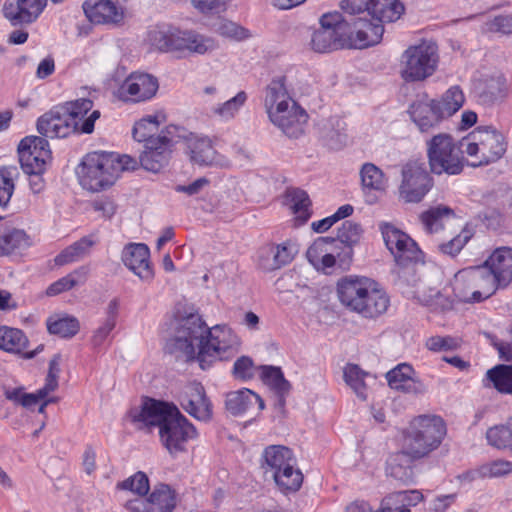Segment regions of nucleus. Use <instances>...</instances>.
<instances>
[{
	"instance_id": "f257e3e1",
	"label": "nucleus",
	"mask_w": 512,
	"mask_h": 512,
	"mask_svg": "<svg viewBox=\"0 0 512 512\" xmlns=\"http://www.w3.org/2000/svg\"><path fill=\"white\" fill-rule=\"evenodd\" d=\"M173 345L188 360H196L200 368L206 370L218 361L236 356L241 340L226 324L208 328L199 317L190 316L178 323Z\"/></svg>"
},
{
	"instance_id": "f03ea898",
	"label": "nucleus",
	"mask_w": 512,
	"mask_h": 512,
	"mask_svg": "<svg viewBox=\"0 0 512 512\" xmlns=\"http://www.w3.org/2000/svg\"><path fill=\"white\" fill-rule=\"evenodd\" d=\"M130 416L133 422L158 427L160 442L173 457L185 452L188 442L198 435L179 409L168 402L148 399L140 410L131 411Z\"/></svg>"
},
{
	"instance_id": "7ed1b4c3",
	"label": "nucleus",
	"mask_w": 512,
	"mask_h": 512,
	"mask_svg": "<svg viewBox=\"0 0 512 512\" xmlns=\"http://www.w3.org/2000/svg\"><path fill=\"white\" fill-rule=\"evenodd\" d=\"M263 106L269 121L289 138L304 134L309 115L293 98L285 77H276L264 90Z\"/></svg>"
},
{
	"instance_id": "20e7f679",
	"label": "nucleus",
	"mask_w": 512,
	"mask_h": 512,
	"mask_svg": "<svg viewBox=\"0 0 512 512\" xmlns=\"http://www.w3.org/2000/svg\"><path fill=\"white\" fill-rule=\"evenodd\" d=\"M135 166L136 161L128 155L92 152L83 158L78 176L83 188L98 192L112 186L123 171Z\"/></svg>"
},
{
	"instance_id": "39448f33",
	"label": "nucleus",
	"mask_w": 512,
	"mask_h": 512,
	"mask_svg": "<svg viewBox=\"0 0 512 512\" xmlns=\"http://www.w3.org/2000/svg\"><path fill=\"white\" fill-rule=\"evenodd\" d=\"M485 268L469 267L458 271L452 282L451 289L454 299L451 300L438 291L431 290L429 298L425 299V305L434 310H447L453 307L454 301L475 303L490 297L493 292L484 286Z\"/></svg>"
},
{
	"instance_id": "423d86ee",
	"label": "nucleus",
	"mask_w": 512,
	"mask_h": 512,
	"mask_svg": "<svg viewBox=\"0 0 512 512\" xmlns=\"http://www.w3.org/2000/svg\"><path fill=\"white\" fill-rule=\"evenodd\" d=\"M148 41L159 51L173 53L179 58L191 54L203 55L215 48L212 38L192 30L161 26L148 32Z\"/></svg>"
},
{
	"instance_id": "0eeeda50",
	"label": "nucleus",
	"mask_w": 512,
	"mask_h": 512,
	"mask_svg": "<svg viewBox=\"0 0 512 512\" xmlns=\"http://www.w3.org/2000/svg\"><path fill=\"white\" fill-rule=\"evenodd\" d=\"M445 435L446 425L440 416L420 415L410 422L401 444L411 458H422L437 449Z\"/></svg>"
},
{
	"instance_id": "6e6552de",
	"label": "nucleus",
	"mask_w": 512,
	"mask_h": 512,
	"mask_svg": "<svg viewBox=\"0 0 512 512\" xmlns=\"http://www.w3.org/2000/svg\"><path fill=\"white\" fill-rule=\"evenodd\" d=\"M438 45L431 39H422L409 45L401 54L399 75L405 83H421L438 70Z\"/></svg>"
},
{
	"instance_id": "1a4fd4ad",
	"label": "nucleus",
	"mask_w": 512,
	"mask_h": 512,
	"mask_svg": "<svg viewBox=\"0 0 512 512\" xmlns=\"http://www.w3.org/2000/svg\"><path fill=\"white\" fill-rule=\"evenodd\" d=\"M462 147L472 167H483L503 158L508 141L497 128L479 126L462 139Z\"/></svg>"
},
{
	"instance_id": "9d476101",
	"label": "nucleus",
	"mask_w": 512,
	"mask_h": 512,
	"mask_svg": "<svg viewBox=\"0 0 512 512\" xmlns=\"http://www.w3.org/2000/svg\"><path fill=\"white\" fill-rule=\"evenodd\" d=\"M426 152L431 171L436 175H459L468 163L462 147L449 133H438L426 141Z\"/></svg>"
},
{
	"instance_id": "9b49d317",
	"label": "nucleus",
	"mask_w": 512,
	"mask_h": 512,
	"mask_svg": "<svg viewBox=\"0 0 512 512\" xmlns=\"http://www.w3.org/2000/svg\"><path fill=\"white\" fill-rule=\"evenodd\" d=\"M167 131L170 134L177 133L178 142L181 140L185 142L190 160L194 164L221 168L230 165L229 160L214 149L209 137L187 132L177 126H172Z\"/></svg>"
},
{
	"instance_id": "f8f14e48",
	"label": "nucleus",
	"mask_w": 512,
	"mask_h": 512,
	"mask_svg": "<svg viewBox=\"0 0 512 512\" xmlns=\"http://www.w3.org/2000/svg\"><path fill=\"white\" fill-rule=\"evenodd\" d=\"M349 23L338 12L323 14L320 18V28L312 34L311 47L319 53L347 48L345 33Z\"/></svg>"
},
{
	"instance_id": "ddd939ff",
	"label": "nucleus",
	"mask_w": 512,
	"mask_h": 512,
	"mask_svg": "<svg viewBox=\"0 0 512 512\" xmlns=\"http://www.w3.org/2000/svg\"><path fill=\"white\" fill-rule=\"evenodd\" d=\"M432 186L433 179L423 162L410 161L403 166L399 194L405 202H420L431 190Z\"/></svg>"
},
{
	"instance_id": "4468645a",
	"label": "nucleus",
	"mask_w": 512,
	"mask_h": 512,
	"mask_svg": "<svg viewBox=\"0 0 512 512\" xmlns=\"http://www.w3.org/2000/svg\"><path fill=\"white\" fill-rule=\"evenodd\" d=\"M159 89L158 79L149 73L133 72L118 86L115 95L125 103L137 104L153 99Z\"/></svg>"
},
{
	"instance_id": "2eb2a0df",
	"label": "nucleus",
	"mask_w": 512,
	"mask_h": 512,
	"mask_svg": "<svg viewBox=\"0 0 512 512\" xmlns=\"http://www.w3.org/2000/svg\"><path fill=\"white\" fill-rule=\"evenodd\" d=\"M380 230L386 247L399 265L422 259V251L408 234L386 222L380 224Z\"/></svg>"
},
{
	"instance_id": "dca6fc26",
	"label": "nucleus",
	"mask_w": 512,
	"mask_h": 512,
	"mask_svg": "<svg viewBox=\"0 0 512 512\" xmlns=\"http://www.w3.org/2000/svg\"><path fill=\"white\" fill-rule=\"evenodd\" d=\"M308 262L318 272L330 274L338 262L347 260L343 249L333 237H318L306 251Z\"/></svg>"
},
{
	"instance_id": "f3484780",
	"label": "nucleus",
	"mask_w": 512,
	"mask_h": 512,
	"mask_svg": "<svg viewBox=\"0 0 512 512\" xmlns=\"http://www.w3.org/2000/svg\"><path fill=\"white\" fill-rule=\"evenodd\" d=\"M485 268L484 286L493 293L499 287H505L512 281V248L500 247L495 249L487 258Z\"/></svg>"
},
{
	"instance_id": "a211bd4d",
	"label": "nucleus",
	"mask_w": 512,
	"mask_h": 512,
	"mask_svg": "<svg viewBox=\"0 0 512 512\" xmlns=\"http://www.w3.org/2000/svg\"><path fill=\"white\" fill-rule=\"evenodd\" d=\"M342 9L350 14L367 12L380 22H394L404 12V6L398 0H344Z\"/></svg>"
},
{
	"instance_id": "6ab92c4d",
	"label": "nucleus",
	"mask_w": 512,
	"mask_h": 512,
	"mask_svg": "<svg viewBox=\"0 0 512 512\" xmlns=\"http://www.w3.org/2000/svg\"><path fill=\"white\" fill-rule=\"evenodd\" d=\"M18 156L24 172H44L51 159L49 143L39 136H26L18 145Z\"/></svg>"
},
{
	"instance_id": "aec40b11",
	"label": "nucleus",
	"mask_w": 512,
	"mask_h": 512,
	"mask_svg": "<svg viewBox=\"0 0 512 512\" xmlns=\"http://www.w3.org/2000/svg\"><path fill=\"white\" fill-rule=\"evenodd\" d=\"M176 506L175 491L166 484L154 487L148 498L135 497L125 504L127 512H173Z\"/></svg>"
},
{
	"instance_id": "412c9836",
	"label": "nucleus",
	"mask_w": 512,
	"mask_h": 512,
	"mask_svg": "<svg viewBox=\"0 0 512 512\" xmlns=\"http://www.w3.org/2000/svg\"><path fill=\"white\" fill-rule=\"evenodd\" d=\"M382 22L359 18L353 24L349 23V30L345 33L347 48L363 49L378 44L383 36Z\"/></svg>"
},
{
	"instance_id": "4be33fe9",
	"label": "nucleus",
	"mask_w": 512,
	"mask_h": 512,
	"mask_svg": "<svg viewBox=\"0 0 512 512\" xmlns=\"http://www.w3.org/2000/svg\"><path fill=\"white\" fill-rule=\"evenodd\" d=\"M93 101L87 98H79L65 102L62 107L75 126L76 134H91L95 128V122L100 118L101 113L93 109Z\"/></svg>"
},
{
	"instance_id": "5701e85b",
	"label": "nucleus",
	"mask_w": 512,
	"mask_h": 512,
	"mask_svg": "<svg viewBox=\"0 0 512 512\" xmlns=\"http://www.w3.org/2000/svg\"><path fill=\"white\" fill-rule=\"evenodd\" d=\"M82 9L92 24L119 25L125 18L124 8L112 0H85Z\"/></svg>"
},
{
	"instance_id": "b1692460",
	"label": "nucleus",
	"mask_w": 512,
	"mask_h": 512,
	"mask_svg": "<svg viewBox=\"0 0 512 512\" xmlns=\"http://www.w3.org/2000/svg\"><path fill=\"white\" fill-rule=\"evenodd\" d=\"M38 132L46 138H66L76 134L75 126L70 122L62 105L44 113L37 120Z\"/></svg>"
},
{
	"instance_id": "393cba45",
	"label": "nucleus",
	"mask_w": 512,
	"mask_h": 512,
	"mask_svg": "<svg viewBox=\"0 0 512 512\" xmlns=\"http://www.w3.org/2000/svg\"><path fill=\"white\" fill-rule=\"evenodd\" d=\"M390 306V297L384 288L374 279L370 280L356 314L365 319H376L385 314Z\"/></svg>"
},
{
	"instance_id": "a878e982",
	"label": "nucleus",
	"mask_w": 512,
	"mask_h": 512,
	"mask_svg": "<svg viewBox=\"0 0 512 512\" xmlns=\"http://www.w3.org/2000/svg\"><path fill=\"white\" fill-rule=\"evenodd\" d=\"M411 121L421 133H428L435 129L444 119L435 99L423 97L413 101L408 109Z\"/></svg>"
},
{
	"instance_id": "bb28decb",
	"label": "nucleus",
	"mask_w": 512,
	"mask_h": 512,
	"mask_svg": "<svg viewBox=\"0 0 512 512\" xmlns=\"http://www.w3.org/2000/svg\"><path fill=\"white\" fill-rule=\"evenodd\" d=\"M124 265L143 281H150L154 271L150 262V250L146 244L130 243L122 251Z\"/></svg>"
},
{
	"instance_id": "cd10ccee",
	"label": "nucleus",
	"mask_w": 512,
	"mask_h": 512,
	"mask_svg": "<svg viewBox=\"0 0 512 512\" xmlns=\"http://www.w3.org/2000/svg\"><path fill=\"white\" fill-rule=\"evenodd\" d=\"M360 188L366 201L370 204L376 201L377 194H383L389 187V177L372 162H365L359 168Z\"/></svg>"
},
{
	"instance_id": "c85d7f7f",
	"label": "nucleus",
	"mask_w": 512,
	"mask_h": 512,
	"mask_svg": "<svg viewBox=\"0 0 512 512\" xmlns=\"http://www.w3.org/2000/svg\"><path fill=\"white\" fill-rule=\"evenodd\" d=\"M386 380L391 389L406 394L420 395L426 391V387L416 376V372L410 364L400 363L386 373Z\"/></svg>"
},
{
	"instance_id": "c756f323",
	"label": "nucleus",
	"mask_w": 512,
	"mask_h": 512,
	"mask_svg": "<svg viewBox=\"0 0 512 512\" xmlns=\"http://www.w3.org/2000/svg\"><path fill=\"white\" fill-rule=\"evenodd\" d=\"M166 122V115L163 111H158L152 115H147L138 120L133 127V137L138 142L148 144L150 140L163 141H178L177 133H168V126L165 131H162L157 137L154 134L158 131L160 125ZM173 125H171L172 127Z\"/></svg>"
},
{
	"instance_id": "7c9ffc66",
	"label": "nucleus",
	"mask_w": 512,
	"mask_h": 512,
	"mask_svg": "<svg viewBox=\"0 0 512 512\" xmlns=\"http://www.w3.org/2000/svg\"><path fill=\"white\" fill-rule=\"evenodd\" d=\"M371 278L365 276H346L337 282L336 291L340 303L355 313Z\"/></svg>"
},
{
	"instance_id": "2f4dec72",
	"label": "nucleus",
	"mask_w": 512,
	"mask_h": 512,
	"mask_svg": "<svg viewBox=\"0 0 512 512\" xmlns=\"http://www.w3.org/2000/svg\"><path fill=\"white\" fill-rule=\"evenodd\" d=\"M181 404L186 412L198 420L207 421L212 416V405L200 383L194 382L185 388Z\"/></svg>"
},
{
	"instance_id": "473e14b6",
	"label": "nucleus",
	"mask_w": 512,
	"mask_h": 512,
	"mask_svg": "<svg viewBox=\"0 0 512 512\" xmlns=\"http://www.w3.org/2000/svg\"><path fill=\"white\" fill-rule=\"evenodd\" d=\"M225 406L232 415L242 416L255 407L258 412H261L265 404L257 393L248 388H242L226 394Z\"/></svg>"
},
{
	"instance_id": "72a5a7b5",
	"label": "nucleus",
	"mask_w": 512,
	"mask_h": 512,
	"mask_svg": "<svg viewBox=\"0 0 512 512\" xmlns=\"http://www.w3.org/2000/svg\"><path fill=\"white\" fill-rule=\"evenodd\" d=\"M178 141L150 140L148 144H144V151L140 155V163L142 167L151 172H159L167 163L171 147Z\"/></svg>"
},
{
	"instance_id": "f704fd0d",
	"label": "nucleus",
	"mask_w": 512,
	"mask_h": 512,
	"mask_svg": "<svg viewBox=\"0 0 512 512\" xmlns=\"http://www.w3.org/2000/svg\"><path fill=\"white\" fill-rule=\"evenodd\" d=\"M295 459L296 456L290 448L284 445H269L262 451L260 466L265 474L272 477Z\"/></svg>"
},
{
	"instance_id": "c9c22d12",
	"label": "nucleus",
	"mask_w": 512,
	"mask_h": 512,
	"mask_svg": "<svg viewBox=\"0 0 512 512\" xmlns=\"http://www.w3.org/2000/svg\"><path fill=\"white\" fill-rule=\"evenodd\" d=\"M30 245V238L24 230L0 224V257L20 253Z\"/></svg>"
},
{
	"instance_id": "e433bc0d",
	"label": "nucleus",
	"mask_w": 512,
	"mask_h": 512,
	"mask_svg": "<svg viewBox=\"0 0 512 512\" xmlns=\"http://www.w3.org/2000/svg\"><path fill=\"white\" fill-rule=\"evenodd\" d=\"M27 345L28 339L23 331L8 326L0 327L1 350L12 354H21L26 359L33 358L38 351L42 350V346H39L36 350L27 352Z\"/></svg>"
},
{
	"instance_id": "4c0bfd02",
	"label": "nucleus",
	"mask_w": 512,
	"mask_h": 512,
	"mask_svg": "<svg viewBox=\"0 0 512 512\" xmlns=\"http://www.w3.org/2000/svg\"><path fill=\"white\" fill-rule=\"evenodd\" d=\"M286 202L294 215L295 226L305 224L311 217V201L306 191L291 188L286 191Z\"/></svg>"
},
{
	"instance_id": "58836bf2",
	"label": "nucleus",
	"mask_w": 512,
	"mask_h": 512,
	"mask_svg": "<svg viewBox=\"0 0 512 512\" xmlns=\"http://www.w3.org/2000/svg\"><path fill=\"white\" fill-rule=\"evenodd\" d=\"M512 473V461L497 459L484 463L475 470L467 471L459 476L461 481H473L480 478H498Z\"/></svg>"
},
{
	"instance_id": "ea45409f",
	"label": "nucleus",
	"mask_w": 512,
	"mask_h": 512,
	"mask_svg": "<svg viewBox=\"0 0 512 512\" xmlns=\"http://www.w3.org/2000/svg\"><path fill=\"white\" fill-rule=\"evenodd\" d=\"M415 459L404 453L403 445L401 444V451L391 456L388 460V474L403 483L413 482L414 471L411 464Z\"/></svg>"
},
{
	"instance_id": "a19ab883",
	"label": "nucleus",
	"mask_w": 512,
	"mask_h": 512,
	"mask_svg": "<svg viewBox=\"0 0 512 512\" xmlns=\"http://www.w3.org/2000/svg\"><path fill=\"white\" fill-rule=\"evenodd\" d=\"M276 486L283 493L296 492L303 483V474L298 467L297 459L272 476Z\"/></svg>"
},
{
	"instance_id": "79ce46f5",
	"label": "nucleus",
	"mask_w": 512,
	"mask_h": 512,
	"mask_svg": "<svg viewBox=\"0 0 512 512\" xmlns=\"http://www.w3.org/2000/svg\"><path fill=\"white\" fill-rule=\"evenodd\" d=\"M248 100V94L245 91H239L230 99L218 103L211 108V115L220 121L229 122L235 119Z\"/></svg>"
},
{
	"instance_id": "37998d69",
	"label": "nucleus",
	"mask_w": 512,
	"mask_h": 512,
	"mask_svg": "<svg viewBox=\"0 0 512 512\" xmlns=\"http://www.w3.org/2000/svg\"><path fill=\"white\" fill-rule=\"evenodd\" d=\"M485 387H493L500 393L512 394V365H497L486 372Z\"/></svg>"
},
{
	"instance_id": "c03bdc74",
	"label": "nucleus",
	"mask_w": 512,
	"mask_h": 512,
	"mask_svg": "<svg viewBox=\"0 0 512 512\" xmlns=\"http://www.w3.org/2000/svg\"><path fill=\"white\" fill-rule=\"evenodd\" d=\"M363 234V229L360 224L353 221H345L337 230V235L334 240L343 249V255L347 259L352 256V249L360 242Z\"/></svg>"
},
{
	"instance_id": "a18cd8bd",
	"label": "nucleus",
	"mask_w": 512,
	"mask_h": 512,
	"mask_svg": "<svg viewBox=\"0 0 512 512\" xmlns=\"http://www.w3.org/2000/svg\"><path fill=\"white\" fill-rule=\"evenodd\" d=\"M92 236H85L62 250L54 259L55 264L59 266L77 262L89 254L95 244Z\"/></svg>"
},
{
	"instance_id": "49530a36",
	"label": "nucleus",
	"mask_w": 512,
	"mask_h": 512,
	"mask_svg": "<svg viewBox=\"0 0 512 512\" xmlns=\"http://www.w3.org/2000/svg\"><path fill=\"white\" fill-rule=\"evenodd\" d=\"M477 93L479 99L484 103H492L503 98L507 93L505 77L497 75L484 79L477 87Z\"/></svg>"
},
{
	"instance_id": "de8ad7c7",
	"label": "nucleus",
	"mask_w": 512,
	"mask_h": 512,
	"mask_svg": "<svg viewBox=\"0 0 512 512\" xmlns=\"http://www.w3.org/2000/svg\"><path fill=\"white\" fill-rule=\"evenodd\" d=\"M486 439L490 446L512 454V417L505 423L490 427L486 431Z\"/></svg>"
},
{
	"instance_id": "09e8293b",
	"label": "nucleus",
	"mask_w": 512,
	"mask_h": 512,
	"mask_svg": "<svg viewBox=\"0 0 512 512\" xmlns=\"http://www.w3.org/2000/svg\"><path fill=\"white\" fill-rule=\"evenodd\" d=\"M454 215L452 209L439 205L432 207L421 215V221L427 233H438L445 227V222Z\"/></svg>"
},
{
	"instance_id": "8fccbe9b",
	"label": "nucleus",
	"mask_w": 512,
	"mask_h": 512,
	"mask_svg": "<svg viewBox=\"0 0 512 512\" xmlns=\"http://www.w3.org/2000/svg\"><path fill=\"white\" fill-rule=\"evenodd\" d=\"M262 382L281 397L288 394L290 384L285 379L280 367L262 365L259 368Z\"/></svg>"
},
{
	"instance_id": "3c124183",
	"label": "nucleus",
	"mask_w": 512,
	"mask_h": 512,
	"mask_svg": "<svg viewBox=\"0 0 512 512\" xmlns=\"http://www.w3.org/2000/svg\"><path fill=\"white\" fill-rule=\"evenodd\" d=\"M465 103V95L459 86H451L445 91L439 100H435V104L442 113L444 119L451 117L458 112Z\"/></svg>"
},
{
	"instance_id": "603ef678",
	"label": "nucleus",
	"mask_w": 512,
	"mask_h": 512,
	"mask_svg": "<svg viewBox=\"0 0 512 512\" xmlns=\"http://www.w3.org/2000/svg\"><path fill=\"white\" fill-rule=\"evenodd\" d=\"M369 374L363 371L356 364H347L344 367L343 377L346 384L354 391L357 397L361 400L367 399V386L365 383L366 377Z\"/></svg>"
},
{
	"instance_id": "864d4df0",
	"label": "nucleus",
	"mask_w": 512,
	"mask_h": 512,
	"mask_svg": "<svg viewBox=\"0 0 512 512\" xmlns=\"http://www.w3.org/2000/svg\"><path fill=\"white\" fill-rule=\"evenodd\" d=\"M88 270L80 267L66 276L52 283L46 290L48 296H55L65 291H69L77 285H81L86 281Z\"/></svg>"
},
{
	"instance_id": "5fc2aeb1",
	"label": "nucleus",
	"mask_w": 512,
	"mask_h": 512,
	"mask_svg": "<svg viewBox=\"0 0 512 512\" xmlns=\"http://www.w3.org/2000/svg\"><path fill=\"white\" fill-rule=\"evenodd\" d=\"M47 328L51 334L60 337H72L79 331V322L73 316H51L47 320Z\"/></svg>"
},
{
	"instance_id": "6e6d98bb",
	"label": "nucleus",
	"mask_w": 512,
	"mask_h": 512,
	"mask_svg": "<svg viewBox=\"0 0 512 512\" xmlns=\"http://www.w3.org/2000/svg\"><path fill=\"white\" fill-rule=\"evenodd\" d=\"M24 0H0L3 16L12 25L31 23L32 13L24 11Z\"/></svg>"
},
{
	"instance_id": "4d7b16f0",
	"label": "nucleus",
	"mask_w": 512,
	"mask_h": 512,
	"mask_svg": "<svg viewBox=\"0 0 512 512\" xmlns=\"http://www.w3.org/2000/svg\"><path fill=\"white\" fill-rule=\"evenodd\" d=\"M480 30L482 34L488 36L493 34H512V14L485 17L481 23Z\"/></svg>"
},
{
	"instance_id": "13d9d810",
	"label": "nucleus",
	"mask_w": 512,
	"mask_h": 512,
	"mask_svg": "<svg viewBox=\"0 0 512 512\" xmlns=\"http://www.w3.org/2000/svg\"><path fill=\"white\" fill-rule=\"evenodd\" d=\"M423 500V495L418 490L398 491L391 493L383 499V507L391 512L393 505L405 504L407 507L416 506Z\"/></svg>"
},
{
	"instance_id": "bf43d9fd",
	"label": "nucleus",
	"mask_w": 512,
	"mask_h": 512,
	"mask_svg": "<svg viewBox=\"0 0 512 512\" xmlns=\"http://www.w3.org/2000/svg\"><path fill=\"white\" fill-rule=\"evenodd\" d=\"M353 212L354 207L351 204L342 205L332 215L321 220L313 221L311 223V229L318 234L325 233L340 220L351 216Z\"/></svg>"
},
{
	"instance_id": "052dcab7",
	"label": "nucleus",
	"mask_w": 512,
	"mask_h": 512,
	"mask_svg": "<svg viewBox=\"0 0 512 512\" xmlns=\"http://www.w3.org/2000/svg\"><path fill=\"white\" fill-rule=\"evenodd\" d=\"M472 236L473 231L468 226H465L455 237L439 244L438 249L445 255L455 256L463 249Z\"/></svg>"
},
{
	"instance_id": "680f3d73",
	"label": "nucleus",
	"mask_w": 512,
	"mask_h": 512,
	"mask_svg": "<svg viewBox=\"0 0 512 512\" xmlns=\"http://www.w3.org/2000/svg\"><path fill=\"white\" fill-rule=\"evenodd\" d=\"M299 252V244L295 240H286L274 248V267L280 268L290 263Z\"/></svg>"
},
{
	"instance_id": "e2e57ef3",
	"label": "nucleus",
	"mask_w": 512,
	"mask_h": 512,
	"mask_svg": "<svg viewBox=\"0 0 512 512\" xmlns=\"http://www.w3.org/2000/svg\"><path fill=\"white\" fill-rule=\"evenodd\" d=\"M16 168L1 167L0 168V206H6L14 192V177Z\"/></svg>"
},
{
	"instance_id": "0e129e2a",
	"label": "nucleus",
	"mask_w": 512,
	"mask_h": 512,
	"mask_svg": "<svg viewBox=\"0 0 512 512\" xmlns=\"http://www.w3.org/2000/svg\"><path fill=\"white\" fill-rule=\"evenodd\" d=\"M121 490L131 491L139 496H144L149 491V480L145 473L137 472L128 479L118 483Z\"/></svg>"
},
{
	"instance_id": "69168bd1",
	"label": "nucleus",
	"mask_w": 512,
	"mask_h": 512,
	"mask_svg": "<svg viewBox=\"0 0 512 512\" xmlns=\"http://www.w3.org/2000/svg\"><path fill=\"white\" fill-rule=\"evenodd\" d=\"M215 31L227 38L244 40L250 36L249 31L235 22L222 19L215 25Z\"/></svg>"
},
{
	"instance_id": "338daca9",
	"label": "nucleus",
	"mask_w": 512,
	"mask_h": 512,
	"mask_svg": "<svg viewBox=\"0 0 512 512\" xmlns=\"http://www.w3.org/2000/svg\"><path fill=\"white\" fill-rule=\"evenodd\" d=\"M461 339L452 336H432L427 339L426 347L433 352L453 351L461 346Z\"/></svg>"
},
{
	"instance_id": "774afa93",
	"label": "nucleus",
	"mask_w": 512,
	"mask_h": 512,
	"mask_svg": "<svg viewBox=\"0 0 512 512\" xmlns=\"http://www.w3.org/2000/svg\"><path fill=\"white\" fill-rule=\"evenodd\" d=\"M256 367L253 360L248 356H241L233 364L232 374L235 379L248 381L255 375Z\"/></svg>"
}]
</instances>
